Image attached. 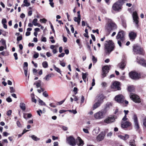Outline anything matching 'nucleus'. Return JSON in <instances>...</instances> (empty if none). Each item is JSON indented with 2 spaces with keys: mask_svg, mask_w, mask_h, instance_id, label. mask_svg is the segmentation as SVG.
Returning <instances> with one entry per match:
<instances>
[{
  "mask_svg": "<svg viewBox=\"0 0 146 146\" xmlns=\"http://www.w3.org/2000/svg\"><path fill=\"white\" fill-rule=\"evenodd\" d=\"M3 135L5 136H7L9 134L6 132H4L3 133Z\"/></svg>",
  "mask_w": 146,
  "mask_h": 146,
  "instance_id": "64",
  "label": "nucleus"
},
{
  "mask_svg": "<svg viewBox=\"0 0 146 146\" xmlns=\"http://www.w3.org/2000/svg\"><path fill=\"white\" fill-rule=\"evenodd\" d=\"M40 21L43 23H45L47 20L45 19H40Z\"/></svg>",
  "mask_w": 146,
  "mask_h": 146,
  "instance_id": "52",
  "label": "nucleus"
},
{
  "mask_svg": "<svg viewBox=\"0 0 146 146\" xmlns=\"http://www.w3.org/2000/svg\"><path fill=\"white\" fill-rule=\"evenodd\" d=\"M54 69L56 71H57L60 74H61V71L58 68L56 67V66L55 65H54Z\"/></svg>",
  "mask_w": 146,
  "mask_h": 146,
  "instance_id": "34",
  "label": "nucleus"
},
{
  "mask_svg": "<svg viewBox=\"0 0 146 146\" xmlns=\"http://www.w3.org/2000/svg\"><path fill=\"white\" fill-rule=\"evenodd\" d=\"M38 20L37 19H35L32 22L33 24L35 26H37L38 27H40V24L37 23Z\"/></svg>",
  "mask_w": 146,
  "mask_h": 146,
  "instance_id": "24",
  "label": "nucleus"
},
{
  "mask_svg": "<svg viewBox=\"0 0 146 146\" xmlns=\"http://www.w3.org/2000/svg\"><path fill=\"white\" fill-rule=\"evenodd\" d=\"M101 104L102 103L99 102H96V103L93 105V109L94 110L99 107Z\"/></svg>",
  "mask_w": 146,
  "mask_h": 146,
  "instance_id": "23",
  "label": "nucleus"
},
{
  "mask_svg": "<svg viewBox=\"0 0 146 146\" xmlns=\"http://www.w3.org/2000/svg\"><path fill=\"white\" fill-rule=\"evenodd\" d=\"M129 75L130 78L133 79H139L140 77V75L135 72H130Z\"/></svg>",
  "mask_w": 146,
  "mask_h": 146,
  "instance_id": "10",
  "label": "nucleus"
},
{
  "mask_svg": "<svg viewBox=\"0 0 146 146\" xmlns=\"http://www.w3.org/2000/svg\"><path fill=\"white\" fill-rule=\"evenodd\" d=\"M115 99L117 102L122 103L123 102L124 98L122 95H118L115 97Z\"/></svg>",
  "mask_w": 146,
  "mask_h": 146,
  "instance_id": "11",
  "label": "nucleus"
},
{
  "mask_svg": "<svg viewBox=\"0 0 146 146\" xmlns=\"http://www.w3.org/2000/svg\"><path fill=\"white\" fill-rule=\"evenodd\" d=\"M3 45L6 46L5 41L3 39H2L1 41Z\"/></svg>",
  "mask_w": 146,
  "mask_h": 146,
  "instance_id": "55",
  "label": "nucleus"
},
{
  "mask_svg": "<svg viewBox=\"0 0 146 146\" xmlns=\"http://www.w3.org/2000/svg\"><path fill=\"white\" fill-rule=\"evenodd\" d=\"M105 133L104 132H102L97 137V140L100 141L103 140L105 137Z\"/></svg>",
  "mask_w": 146,
  "mask_h": 146,
  "instance_id": "14",
  "label": "nucleus"
},
{
  "mask_svg": "<svg viewBox=\"0 0 146 146\" xmlns=\"http://www.w3.org/2000/svg\"><path fill=\"white\" fill-rule=\"evenodd\" d=\"M7 20L5 18L2 19V23L3 24H5L7 23Z\"/></svg>",
  "mask_w": 146,
  "mask_h": 146,
  "instance_id": "50",
  "label": "nucleus"
},
{
  "mask_svg": "<svg viewBox=\"0 0 146 146\" xmlns=\"http://www.w3.org/2000/svg\"><path fill=\"white\" fill-rule=\"evenodd\" d=\"M136 36V34L133 32L130 33L129 34V36Z\"/></svg>",
  "mask_w": 146,
  "mask_h": 146,
  "instance_id": "33",
  "label": "nucleus"
},
{
  "mask_svg": "<svg viewBox=\"0 0 146 146\" xmlns=\"http://www.w3.org/2000/svg\"><path fill=\"white\" fill-rule=\"evenodd\" d=\"M10 92L11 93H12L13 92H15V90L14 88L13 87H10Z\"/></svg>",
  "mask_w": 146,
  "mask_h": 146,
  "instance_id": "40",
  "label": "nucleus"
},
{
  "mask_svg": "<svg viewBox=\"0 0 146 146\" xmlns=\"http://www.w3.org/2000/svg\"><path fill=\"white\" fill-rule=\"evenodd\" d=\"M137 62L141 65L144 67H146V61L143 59L138 60V57L137 58Z\"/></svg>",
  "mask_w": 146,
  "mask_h": 146,
  "instance_id": "15",
  "label": "nucleus"
},
{
  "mask_svg": "<svg viewBox=\"0 0 146 146\" xmlns=\"http://www.w3.org/2000/svg\"><path fill=\"white\" fill-rule=\"evenodd\" d=\"M17 126L19 127H22L19 121H17Z\"/></svg>",
  "mask_w": 146,
  "mask_h": 146,
  "instance_id": "45",
  "label": "nucleus"
},
{
  "mask_svg": "<svg viewBox=\"0 0 146 146\" xmlns=\"http://www.w3.org/2000/svg\"><path fill=\"white\" fill-rule=\"evenodd\" d=\"M105 98L104 95L101 93L98 94L95 98V101L101 103H102L104 102V100Z\"/></svg>",
  "mask_w": 146,
  "mask_h": 146,
  "instance_id": "6",
  "label": "nucleus"
},
{
  "mask_svg": "<svg viewBox=\"0 0 146 146\" xmlns=\"http://www.w3.org/2000/svg\"><path fill=\"white\" fill-rule=\"evenodd\" d=\"M118 137L124 141H125L129 138V136L127 134H125L124 136H123L121 135H118Z\"/></svg>",
  "mask_w": 146,
  "mask_h": 146,
  "instance_id": "19",
  "label": "nucleus"
},
{
  "mask_svg": "<svg viewBox=\"0 0 146 146\" xmlns=\"http://www.w3.org/2000/svg\"><path fill=\"white\" fill-rule=\"evenodd\" d=\"M92 32L94 33H96L98 34H99V30L98 29H97L96 30H92Z\"/></svg>",
  "mask_w": 146,
  "mask_h": 146,
  "instance_id": "62",
  "label": "nucleus"
},
{
  "mask_svg": "<svg viewBox=\"0 0 146 146\" xmlns=\"http://www.w3.org/2000/svg\"><path fill=\"white\" fill-rule=\"evenodd\" d=\"M129 144L131 146H135V141L134 140H131L129 142Z\"/></svg>",
  "mask_w": 146,
  "mask_h": 146,
  "instance_id": "31",
  "label": "nucleus"
},
{
  "mask_svg": "<svg viewBox=\"0 0 146 146\" xmlns=\"http://www.w3.org/2000/svg\"><path fill=\"white\" fill-rule=\"evenodd\" d=\"M20 106L21 109L23 110H25L26 109L25 105L23 103H21L20 104Z\"/></svg>",
  "mask_w": 146,
  "mask_h": 146,
  "instance_id": "28",
  "label": "nucleus"
},
{
  "mask_svg": "<svg viewBox=\"0 0 146 146\" xmlns=\"http://www.w3.org/2000/svg\"><path fill=\"white\" fill-rule=\"evenodd\" d=\"M40 81V82H38L36 83V84L35 83H34V85L36 84V86L37 88L40 87L41 85V84H40L41 81Z\"/></svg>",
  "mask_w": 146,
  "mask_h": 146,
  "instance_id": "43",
  "label": "nucleus"
},
{
  "mask_svg": "<svg viewBox=\"0 0 146 146\" xmlns=\"http://www.w3.org/2000/svg\"><path fill=\"white\" fill-rule=\"evenodd\" d=\"M22 39V37H17V44L19 43V41L21 40Z\"/></svg>",
  "mask_w": 146,
  "mask_h": 146,
  "instance_id": "56",
  "label": "nucleus"
},
{
  "mask_svg": "<svg viewBox=\"0 0 146 146\" xmlns=\"http://www.w3.org/2000/svg\"><path fill=\"white\" fill-rule=\"evenodd\" d=\"M24 4H23L21 6L22 7H28L30 6V4L28 2L27 0H24L23 1Z\"/></svg>",
  "mask_w": 146,
  "mask_h": 146,
  "instance_id": "22",
  "label": "nucleus"
},
{
  "mask_svg": "<svg viewBox=\"0 0 146 146\" xmlns=\"http://www.w3.org/2000/svg\"><path fill=\"white\" fill-rule=\"evenodd\" d=\"M117 43L120 47L121 46V42H123L124 40V37H117Z\"/></svg>",
  "mask_w": 146,
  "mask_h": 146,
  "instance_id": "20",
  "label": "nucleus"
},
{
  "mask_svg": "<svg viewBox=\"0 0 146 146\" xmlns=\"http://www.w3.org/2000/svg\"><path fill=\"white\" fill-rule=\"evenodd\" d=\"M113 88L117 89L118 90H120L121 88L120 87L119 83L118 82H114L111 86Z\"/></svg>",
  "mask_w": 146,
  "mask_h": 146,
  "instance_id": "17",
  "label": "nucleus"
},
{
  "mask_svg": "<svg viewBox=\"0 0 146 146\" xmlns=\"http://www.w3.org/2000/svg\"><path fill=\"white\" fill-rule=\"evenodd\" d=\"M92 60L94 63H96L97 61V59L94 56H92Z\"/></svg>",
  "mask_w": 146,
  "mask_h": 146,
  "instance_id": "44",
  "label": "nucleus"
},
{
  "mask_svg": "<svg viewBox=\"0 0 146 146\" xmlns=\"http://www.w3.org/2000/svg\"><path fill=\"white\" fill-rule=\"evenodd\" d=\"M53 75V74H48L45 76L44 79L46 81H48L50 80V78L52 77V76Z\"/></svg>",
  "mask_w": 146,
  "mask_h": 146,
  "instance_id": "25",
  "label": "nucleus"
},
{
  "mask_svg": "<svg viewBox=\"0 0 146 146\" xmlns=\"http://www.w3.org/2000/svg\"><path fill=\"white\" fill-rule=\"evenodd\" d=\"M115 47L114 43L111 40H107L104 44V50L107 54H109L114 49Z\"/></svg>",
  "mask_w": 146,
  "mask_h": 146,
  "instance_id": "1",
  "label": "nucleus"
},
{
  "mask_svg": "<svg viewBox=\"0 0 146 146\" xmlns=\"http://www.w3.org/2000/svg\"><path fill=\"white\" fill-rule=\"evenodd\" d=\"M130 98L135 103H139L140 100L139 97L133 93H131L130 95Z\"/></svg>",
  "mask_w": 146,
  "mask_h": 146,
  "instance_id": "9",
  "label": "nucleus"
},
{
  "mask_svg": "<svg viewBox=\"0 0 146 146\" xmlns=\"http://www.w3.org/2000/svg\"><path fill=\"white\" fill-rule=\"evenodd\" d=\"M102 85L103 87H104L106 86L107 83L104 82H103L102 83Z\"/></svg>",
  "mask_w": 146,
  "mask_h": 146,
  "instance_id": "61",
  "label": "nucleus"
},
{
  "mask_svg": "<svg viewBox=\"0 0 146 146\" xmlns=\"http://www.w3.org/2000/svg\"><path fill=\"white\" fill-rule=\"evenodd\" d=\"M115 120V118L114 117H111L106 118L104 120V121L107 123H110L114 122Z\"/></svg>",
  "mask_w": 146,
  "mask_h": 146,
  "instance_id": "13",
  "label": "nucleus"
},
{
  "mask_svg": "<svg viewBox=\"0 0 146 146\" xmlns=\"http://www.w3.org/2000/svg\"><path fill=\"white\" fill-rule=\"evenodd\" d=\"M87 73H82V78L84 81L85 82V79L86 78Z\"/></svg>",
  "mask_w": 146,
  "mask_h": 146,
  "instance_id": "37",
  "label": "nucleus"
},
{
  "mask_svg": "<svg viewBox=\"0 0 146 146\" xmlns=\"http://www.w3.org/2000/svg\"><path fill=\"white\" fill-rule=\"evenodd\" d=\"M74 20L75 22H77L79 20H80L81 17H74Z\"/></svg>",
  "mask_w": 146,
  "mask_h": 146,
  "instance_id": "36",
  "label": "nucleus"
},
{
  "mask_svg": "<svg viewBox=\"0 0 146 146\" xmlns=\"http://www.w3.org/2000/svg\"><path fill=\"white\" fill-rule=\"evenodd\" d=\"M45 97H47L48 96V94L47 93L46 91H45L42 94Z\"/></svg>",
  "mask_w": 146,
  "mask_h": 146,
  "instance_id": "47",
  "label": "nucleus"
},
{
  "mask_svg": "<svg viewBox=\"0 0 146 146\" xmlns=\"http://www.w3.org/2000/svg\"><path fill=\"white\" fill-rule=\"evenodd\" d=\"M65 55V53H62L61 54H59L58 55V56L59 57H62L64 56Z\"/></svg>",
  "mask_w": 146,
  "mask_h": 146,
  "instance_id": "57",
  "label": "nucleus"
},
{
  "mask_svg": "<svg viewBox=\"0 0 146 146\" xmlns=\"http://www.w3.org/2000/svg\"><path fill=\"white\" fill-rule=\"evenodd\" d=\"M32 101L33 102H34L36 103V100L33 97H32Z\"/></svg>",
  "mask_w": 146,
  "mask_h": 146,
  "instance_id": "63",
  "label": "nucleus"
},
{
  "mask_svg": "<svg viewBox=\"0 0 146 146\" xmlns=\"http://www.w3.org/2000/svg\"><path fill=\"white\" fill-rule=\"evenodd\" d=\"M99 128H96L95 129H94L93 132V133L94 134H98L99 132Z\"/></svg>",
  "mask_w": 146,
  "mask_h": 146,
  "instance_id": "35",
  "label": "nucleus"
},
{
  "mask_svg": "<svg viewBox=\"0 0 146 146\" xmlns=\"http://www.w3.org/2000/svg\"><path fill=\"white\" fill-rule=\"evenodd\" d=\"M134 90V88L133 86H130L128 87V90L130 92H133Z\"/></svg>",
  "mask_w": 146,
  "mask_h": 146,
  "instance_id": "30",
  "label": "nucleus"
},
{
  "mask_svg": "<svg viewBox=\"0 0 146 146\" xmlns=\"http://www.w3.org/2000/svg\"><path fill=\"white\" fill-rule=\"evenodd\" d=\"M133 119L134 120V127L136 130H138L139 129V125L138 122L137 117L136 115H134Z\"/></svg>",
  "mask_w": 146,
  "mask_h": 146,
  "instance_id": "8",
  "label": "nucleus"
},
{
  "mask_svg": "<svg viewBox=\"0 0 146 146\" xmlns=\"http://www.w3.org/2000/svg\"><path fill=\"white\" fill-rule=\"evenodd\" d=\"M12 113V110H9L7 111V114L8 116L11 115Z\"/></svg>",
  "mask_w": 146,
  "mask_h": 146,
  "instance_id": "46",
  "label": "nucleus"
},
{
  "mask_svg": "<svg viewBox=\"0 0 146 146\" xmlns=\"http://www.w3.org/2000/svg\"><path fill=\"white\" fill-rule=\"evenodd\" d=\"M13 55L15 58V60H17L18 59V58L17 57V54L16 53H15Z\"/></svg>",
  "mask_w": 146,
  "mask_h": 146,
  "instance_id": "58",
  "label": "nucleus"
},
{
  "mask_svg": "<svg viewBox=\"0 0 146 146\" xmlns=\"http://www.w3.org/2000/svg\"><path fill=\"white\" fill-rule=\"evenodd\" d=\"M39 102L40 104L41 105L46 106V104L45 103L40 99L39 100Z\"/></svg>",
  "mask_w": 146,
  "mask_h": 146,
  "instance_id": "38",
  "label": "nucleus"
},
{
  "mask_svg": "<svg viewBox=\"0 0 146 146\" xmlns=\"http://www.w3.org/2000/svg\"><path fill=\"white\" fill-rule=\"evenodd\" d=\"M122 0H119L115 3L112 5V9L115 11L119 12L122 9V6L123 4Z\"/></svg>",
  "mask_w": 146,
  "mask_h": 146,
  "instance_id": "2",
  "label": "nucleus"
},
{
  "mask_svg": "<svg viewBox=\"0 0 146 146\" xmlns=\"http://www.w3.org/2000/svg\"><path fill=\"white\" fill-rule=\"evenodd\" d=\"M131 123L128 121H126L122 123L121 127L123 128H126L130 126Z\"/></svg>",
  "mask_w": 146,
  "mask_h": 146,
  "instance_id": "21",
  "label": "nucleus"
},
{
  "mask_svg": "<svg viewBox=\"0 0 146 146\" xmlns=\"http://www.w3.org/2000/svg\"><path fill=\"white\" fill-rule=\"evenodd\" d=\"M24 70L25 74L26 76L27 75V70L28 69L27 68L24 67Z\"/></svg>",
  "mask_w": 146,
  "mask_h": 146,
  "instance_id": "39",
  "label": "nucleus"
},
{
  "mask_svg": "<svg viewBox=\"0 0 146 146\" xmlns=\"http://www.w3.org/2000/svg\"><path fill=\"white\" fill-rule=\"evenodd\" d=\"M133 51L135 54H142L143 52V49L141 47L135 44L133 46Z\"/></svg>",
  "mask_w": 146,
  "mask_h": 146,
  "instance_id": "4",
  "label": "nucleus"
},
{
  "mask_svg": "<svg viewBox=\"0 0 146 146\" xmlns=\"http://www.w3.org/2000/svg\"><path fill=\"white\" fill-rule=\"evenodd\" d=\"M6 100V101L9 102H10L12 101V99L9 97L7 98Z\"/></svg>",
  "mask_w": 146,
  "mask_h": 146,
  "instance_id": "51",
  "label": "nucleus"
},
{
  "mask_svg": "<svg viewBox=\"0 0 146 146\" xmlns=\"http://www.w3.org/2000/svg\"><path fill=\"white\" fill-rule=\"evenodd\" d=\"M105 116V113L102 111H100L94 115V117L96 119H100L103 118Z\"/></svg>",
  "mask_w": 146,
  "mask_h": 146,
  "instance_id": "7",
  "label": "nucleus"
},
{
  "mask_svg": "<svg viewBox=\"0 0 146 146\" xmlns=\"http://www.w3.org/2000/svg\"><path fill=\"white\" fill-rule=\"evenodd\" d=\"M95 80L94 78H93L92 80V86H93L95 85Z\"/></svg>",
  "mask_w": 146,
  "mask_h": 146,
  "instance_id": "59",
  "label": "nucleus"
},
{
  "mask_svg": "<svg viewBox=\"0 0 146 146\" xmlns=\"http://www.w3.org/2000/svg\"><path fill=\"white\" fill-rule=\"evenodd\" d=\"M133 17L134 22L136 24H137L138 23V17L137 13L136 12H134L133 13Z\"/></svg>",
  "mask_w": 146,
  "mask_h": 146,
  "instance_id": "16",
  "label": "nucleus"
},
{
  "mask_svg": "<svg viewBox=\"0 0 146 146\" xmlns=\"http://www.w3.org/2000/svg\"><path fill=\"white\" fill-rule=\"evenodd\" d=\"M67 143L70 145L75 146L76 145L75 139L72 136H70L66 139Z\"/></svg>",
  "mask_w": 146,
  "mask_h": 146,
  "instance_id": "5",
  "label": "nucleus"
},
{
  "mask_svg": "<svg viewBox=\"0 0 146 146\" xmlns=\"http://www.w3.org/2000/svg\"><path fill=\"white\" fill-rule=\"evenodd\" d=\"M125 35L124 32L121 31L119 32L117 36H124Z\"/></svg>",
  "mask_w": 146,
  "mask_h": 146,
  "instance_id": "26",
  "label": "nucleus"
},
{
  "mask_svg": "<svg viewBox=\"0 0 146 146\" xmlns=\"http://www.w3.org/2000/svg\"><path fill=\"white\" fill-rule=\"evenodd\" d=\"M125 65L126 61L125 60H123L118 64V66L120 68L123 70L125 68Z\"/></svg>",
  "mask_w": 146,
  "mask_h": 146,
  "instance_id": "18",
  "label": "nucleus"
},
{
  "mask_svg": "<svg viewBox=\"0 0 146 146\" xmlns=\"http://www.w3.org/2000/svg\"><path fill=\"white\" fill-rule=\"evenodd\" d=\"M112 104L110 102H108L107 103L106 106V108H109L110 107L112 106Z\"/></svg>",
  "mask_w": 146,
  "mask_h": 146,
  "instance_id": "41",
  "label": "nucleus"
},
{
  "mask_svg": "<svg viewBox=\"0 0 146 146\" xmlns=\"http://www.w3.org/2000/svg\"><path fill=\"white\" fill-rule=\"evenodd\" d=\"M107 30L111 31L117 28V26L111 19H108V23L106 25Z\"/></svg>",
  "mask_w": 146,
  "mask_h": 146,
  "instance_id": "3",
  "label": "nucleus"
},
{
  "mask_svg": "<svg viewBox=\"0 0 146 146\" xmlns=\"http://www.w3.org/2000/svg\"><path fill=\"white\" fill-rule=\"evenodd\" d=\"M38 56L39 54L38 53L36 52L33 55V57L34 58H38Z\"/></svg>",
  "mask_w": 146,
  "mask_h": 146,
  "instance_id": "42",
  "label": "nucleus"
},
{
  "mask_svg": "<svg viewBox=\"0 0 146 146\" xmlns=\"http://www.w3.org/2000/svg\"><path fill=\"white\" fill-rule=\"evenodd\" d=\"M31 137L33 140L35 141H37L40 140L39 138L37 137L34 135H32L31 136Z\"/></svg>",
  "mask_w": 146,
  "mask_h": 146,
  "instance_id": "27",
  "label": "nucleus"
},
{
  "mask_svg": "<svg viewBox=\"0 0 146 146\" xmlns=\"http://www.w3.org/2000/svg\"><path fill=\"white\" fill-rule=\"evenodd\" d=\"M77 139L79 142V143H78L79 145L80 146L83 145L84 144V142L81 138L78 137L77 138Z\"/></svg>",
  "mask_w": 146,
  "mask_h": 146,
  "instance_id": "29",
  "label": "nucleus"
},
{
  "mask_svg": "<svg viewBox=\"0 0 146 146\" xmlns=\"http://www.w3.org/2000/svg\"><path fill=\"white\" fill-rule=\"evenodd\" d=\"M60 65L63 67H65L66 65V64L64 62H62L61 61H60Z\"/></svg>",
  "mask_w": 146,
  "mask_h": 146,
  "instance_id": "53",
  "label": "nucleus"
},
{
  "mask_svg": "<svg viewBox=\"0 0 146 146\" xmlns=\"http://www.w3.org/2000/svg\"><path fill=\"white\" fill-rule=\"evenodd\" d=\"M111 31L107 30L106 34V36H108L111 35V34H110L111 33Z\"/></svg>",
  "mask_w": 146,
  "mask_h": 146,
  "instance_id": "54",
  "label": "nucleus"
},
{
  "mask_svg": "<svg viewBox=\"0 0 146 146\" xmlns=\"http://www.w3.org/2000/svg\"><path fill=\"white\" fill-rule=\"evenodd\" d=\"M46 55L48 57H49L52 56L51 53L49 52H47L46 53Z\"/></svg>",
  "mask_w": 146,
  "mask_h": 146,
  "instance_id": "60",
  "label": "nucleus"
},
{
  "mask_svg": "<svg viewBox=\"0 0 146 146\" xmlns=\"http://www.w3.org/2000/svg\"><path fill=\"white\" fill-rule=\"evenodd\" d=\"M88 130V129L86 128L83 129V131L86 133H89V132Z\"/></svg>",
  "mask_w": 146,
  "mask_h": 146,
  "instance_id": "48",
  "label": "nucleus"
},
{
  "mask_svg": "<svg viewBox=\"0 0 146 146\" xmlns=\"http://www.w3.org/2000/svg\"><path fill=\"white\" fill-rule=\"evenodd\" d=\"M143 124L144 126L146 127V118H145L143 120Z\"/></svg>",
  "mask_w": 146,
  "mask_h": 146,
  "instance_id": "49",
  "label": "nucleus"
},
{
  "mask_svg": "<svg viewBox=\"0 0 146 146\" xmlns=\"http://www.w3.org/2000/svg\"><path fill=\"white\" fill-rule=\"evenodd\" d=\"M42 66L44 68H47L48 67V64L47 62L44 61L42 62Z\"/></svg>",
  "mask_w": 146,
  "mask_h": 146,
  "instance_id": "32",
  "label": "nucleus"
},
{
  "mask_svg": "<svg viewBox=\"0 0 146 146\" xmlns=\"http://www.w3.org/2000/svg\"><path fill=\"white\" fill-rule=\"evenodd\" d=\"M109 70V68L108 66H105L103 67L102 75L103 77L106 76V75L108 72Z\"/></svg>",
  "mask_w": 146,
  "mask_h": 146,
  "instance_id": "12",
  "label": "nucleus"
}]
</instances>
